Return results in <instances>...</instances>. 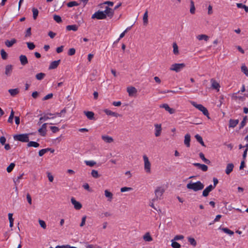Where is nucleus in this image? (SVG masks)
<instances>
[{
  "mask_svg": "<svg viewBox=\"0 0 248 248\" xmlns=\"http://www.w3.org/2000/svg\"><path fill=\"white\" fill-rule=\"evenodd\" d=\"M204 186V184L199 181L194 183L190 181L186 185L187 189L192 190L195 192L203 189Z\"/></svg>",
  "mask_w": 248,
  "mask_h": 248,
  "instance_id": "f257e3e1",
  "label": "nucleus"
},
{
  "mask_svg": "<svg viewBox=\"0 0 248 248\" xmlns=\"http://www.w3.org/2000/svg\"><path fill=\"white\" fill-rule=\"evenodd\" d=\"M32 133H25L15 135L14 139L15 140H18L22 142H28L29 141V135Z\"/></svg>",
  "mask_w": 248,
  "mask_h": 248,
  "instance_id": "f03ea898",
  "label": "nucleus"
},
{
  "mask_svg": "<svg viewBox=\"0 0 248 248\" xmlns=\"http://www.w3.org/2000/svg\"><path fill=\"white\" fill-rule=\"evenodd\" d=\"M165 192V189L162 186H158L155 191V198L152 199V202H155L158 199L160 200Z\"/></svg>",
  "mask_w": 248,
  "mask_h": 248,
  "instance_id": "7ed1b4c3",
  "label": "nucleus"
},
{
  "mask_svg": "<svg viewBox=\"0 0 248 248\" xmlns=\"http://www.w3.org/2000/svg\"><path fill=\"white\" fill-rule=\"evenodd\" d=\"M191 103L194 107L198 108L199 110L201 111L205 116L208 117V118H210L209 117V114L208 111L205 107L201 104H197L195 102L192 101L191 102Z\"/></svg>",
  "mask_w": 248,
  "mask_h": 248,
  "instance_id": "20e7f679",
  "label": "nucleus"
},
{
  "mask_svg": "<svg viewBox=\"0 0 248 248\" xmlns=\"http://www.w3.org/2000/svg\"><path fill=\"white\" fill-rule=\"evenodd\" d=\"M185 67V64L183 63H174L171 65L170 70L171 71H175L176 72H180Z\"/></svg>",
  "mask_w": 248,
  "mask_h": 248,
  "instance_id": "39448f33",
  "label": "nucleus"
},
{
  "mask_svg": "<svg viewBox=\"0 0 248 248\" xmlns=\"http://www.w3.org/2000/svg\"><path fill=\"white\" fill-rule=\"evenodd\" d=\"M106 14L104 12L100 10L96 12L92 16V19H106Z\"/></svg>",
  "mask_w": 248,
  "mask_h": 248,
  "instance_id": "423d86ee",
  "label": "nucleus"
},
{
  "mask_svg": "<svg viewBox=\"0 0 248 248\" xmlns=\"http://www.w3.org/2000/svg\"><path fill=\"white\" fill-rule=\"evenodd\" d=\"M144 162V170L147 173L151 172V163L148 159V157L144 155L143 156Z\"/></svg>",
  "mask_w": 248,
  "mask_h": 248,
  "instance_id": "0eeeda50",
  "label": "nucleus"
},
{
  "mask_svg": "<svg viewBox=\"0 0 248 248\" xmlns=\"http://www.w3.org/2000/svg\"><path fill=\"white\" fill-rule=\"evenodd\" d=\"M103 12H104L105 14H106V18H107V16L110 18H111L114 14V10H113L108 6L106 7L105 11Z\"/></svg>",
  "mask_w": 248,
  "mask_h": 248,
  "instance_id": "6e6552de",
  "label": "nucleus"
},
{
  "mask_svg": "<svg viewBox=\"0 0 248 248\" xmlns=\"http://www.w3.org/2000/svg\"><path fill=\"white\" fill-rule=\"evenodd\" d=\"M215 188V186H212V185H209L205 188L202 191V196L203 197H207L208 196L209 193Z\"/></svg>",
  "mask_w": 248,
  "mask_h": 248,
  "instance_id": "1a4fd4ad",
  "label": "nucleus"
},
{
  "mask_svg": "<svg viewBox=\"0 0 248 248\" xmlns=\"http://www.w3.org/2000/svg\"><path fill=\"white\" fill-rule=\"evenodd\" d=\"M47 123L43 124L41 127L38 129V132L42 136H45L46 133Z\"/></svg>",
  "mask_w": 248,
  "mask_h": 248,
  "instance_id": "9d476101",
  "label": "nucleus"
},
{
  "mask_svg": "<svg viewBox=\"0 0 248 248\" xmlns=\"http://www.w3.org/2000/svg\"><path fill=\"white\" fill-rule=\"evenodd\" d=\"M71 201L76 209L79 210L82 208V204L79 202L77 201L74 198H72Z\"/></svg>",
  "mask_w": 248,
  "mask_h": 248,
  "instance_id": "9b49d317",
  "label": "nucleus"
},
{
  "mask_svg": "<svg viewBox=\"0 0 248 248\" xmlns=\"http://www.w3.org/2000/svg\"><path fill=\"white\" fill-rule=\"evenodd\" d=\"M13 66L11 64H8L6 65L5 68V74L9 77L11 75V74L13 71Z\"/></svg>",
  "mask_w": 248,
  "mask_h": 248,
  "instance_id": "f8f14e48",
  "label": "nucleus"
},
{
  "mask_svg": "<svg viewBox=\"0 0 248 248\" xmlns=\"http://www.w3.org/2000/svg\"><path fill=\"white\" fill-rule=\"evenodd\" d=\"M193 165L198 167V169L202 170L203 171H206L208 170V167L204 164H202L199 163H194Z\"/></svg>",
  "mask_w": 248,
  "mask_h": 248,
  "instance_id": "ddd939ff",
  "label": "nucleus"
},
{
  "mask_svg": "<svg viewBox=\"0 0 248 248\" xmlns=\"http://www.w3.org/2000/svg\"><path fill=\"white\" fill-rule=\"evenodd\" d=\"M155 137H158L160 135L162 128L161 125L160 124H155Z\"/></svg>",
  "mask_w": 248,
  "mask_h": 248,
  "instance_id": "4468645a",
  "label": "nucleus"
},
{
  "mask_svg": "<svg viewBox=\"0 0 248 248\" xmlns=\"http://www.w3.org/2000/svg\"><path fill=\"white\" fill-rule=\"evenodd\" d=\"M60 62L61 60L55 61L51 62L49 66L48 69L49 70L56 69L59 65Z\"/></svg>",
  "mask_w": 248,
  "mask_h": 248,
  "instance_id": "2eb2a0df",
  "label": "nucleus"
},
{
  "mask_svg": "<svg viewBox=\"0 0 248 248\" xmlns=\"http://www.w3.org/2000/svg\"><path fill=\"white\" fill-rule=\"evenodd\" d=\"M83 113L88 119L90 120H95L94 113L93 111H84Z\"/></svg>",
  "mask_w": 248,
  "mask_h": 248,
  "instance_id": "dca6fc26",
  "label": "nucleus"
},
{
  "mask_svg": "<svg viewBox=\"0 0 248 248\" xmlns=\"http://www.w3.org/2000/svg\"><path fill=\"white\" fill-rule=\"evenodd\" d=\"M160 108H165V110L168 111L170 114H173L175 112V110L172 108H170L167 104H162L160 106Z\"/></svg>",
  "mask_w": 248,
  "mask_h": 248,
  "instance_id": "f3484780",
  "label": "nucleus"
},
{
  "mask_svg": "<svg viewBox=\"0 0 248 248\" xmlns=\"http://www.w3.org/2000/svg\"><path fill=\"white\" fill-rule=\"evenodd\" d=\"M19 60L20 61L21 64L22 65H25L28 63V59L25 55H21L19 56Z\"/></svg>",
  "mask_w": 248,
  "mask_h": 248,
  "instance_id": "a211bd4d",
  "label": "nucleus"
},
{
  "mask_svg": "<svg viewBox=\"0 0 248 248\" xmlns=\"http://www.w3.org/2000/svg\"><path fill=\"white\" fill-rule=\"evenodd\" d=\"M104 111L105 112V113L108 115H110L114 117H118V116H120V115L116 112H113L110 110H109L108 109H104Z\"/></svg>",
  "mask_w": 248,
  "mask_h": 248,
  "instance_id": "6ab92c4d",
  "label": "nucleus"
},
{
  "mask_svg": "<svg viewBox=\"0 0 248 248\" xmlns=\"http://www.w3.org/2000/svg\"><path fill=\"white\" fill-rule=\"evenodd\" d=\"M102 139L106 143H111L113 141V139L112 137L107 135H102Z\"/></svg>",
  "mask_w": 248,
  "mask_h": 248,
  "instance_id": "aec40b11",
  "label": "nucleus"
},
{
  "mask_svg": "<svg viewBox=\"0 0 248 248\" xmlns=\"http://www.w3.org/2000/svg\"><path fill=\"white\" fill-rule=\"evenodd\" d=\"M16 43V40L15 38H13V39H11V40H6L5 41V45L8 47H10L12 46Z\"/></svg>",
  "mask_w": 248,
  "mask_h": 248,
  "instance_id": "412c9836",
  "label": "nucleus"
},
{
  "mask_svg": "<svg viewBox=\"0 0 248 248\" xmlns=\"http://www.w3.org/2000/svg\"><path fill=\"white\" fill-rule=\"evenodd\" d=\"M211 82L212 83V88L216 89L218 91L220 87L219 84L213 78L211 79Z\"/></svg>",
  "mask_w": 248,
  "mask_h": 248,
  "instance_id": "4be33fe9",
  "label": "nucleus"
},
{
  "mask_svg": "<svg viewBox=\"0 0 248 248\" xmlns=\"http://www.w3.org/2000/svg\"><path fill=\"white\" fill-rule=\"evenodd\" d=\"M190 135L189 134H186L185 136L184 143L187 147L190 146Z\"/></svg>",
  "mask_w": 248,
  "mask_h": 248,
  "instance_id": "5701e85b",
  "label": "nucleus"
},
{
  "mask_svg": "<svg viewBox=\"0 0 248 248\" xmlns=\"http://www.w3.org/2000/svg\"><path fill=\"white\" fill-rule=\"evenodd\" d=\"M127 92L128 93L129 96H132L137 92V90L134 87H128L127 88Z\"/></svg>",
  "mask_w": 248,
  "mask_h": 248,
  "instance_id": "b1692460",
  "label": "nucleus"
},
{
  "mask_svg": "<svg viewBox=\"0 0 248 248\" xmlns=\"http://www.w3.org/2000/svg\"><path fill=\"white\" fill-rule=\"evenodd\" d=\"M234 165L232 163H229L227 165L225 172L227 174H229L233 170Z\"/></svg>",
  "mask_w": 248,
  "mask_h": 248,
  "instance_id": "393cba45",
  "label": "nucleus"
},
{
  "mask_svg": "<svg viewBox=\"0 0 248 248\" xmlns=\"http://www.w3.org/2000/svg\"><path fill=\"white\" fill-rule=\"evenodd\" d=\"M238 120L230 119L229 121V127H234L238 124Z\"/></svg>",
  "mask_w": 248,
  "mask_h": 248,
  "instance_id": "a878e982",
  "label": "nucleus"
},
{
  "mask_svg": "<svg viewBox=\"0 0 248 248\" xmlns=\"http://www.w3.org/2000/svg\"><path fill=\"white\" fill-rule=\"evenodd\" d=\"M66 29L67 31H77L78 29V26L76 25H68L66 27Z\"/></svg>",
  "mask_w": 248,
  "mask_h": 248,
  "instance_id": "bb28decb",
  "label": "nucleus"
},
{
  "mask_svg": "<svg viewBox=\"0 0 248 248\" xmlns=\"http://www.w3.org/2000/svg\"><path fill=\"white\" fill-rule=\"evenodd\" d=\"M40 144L37 142L31 141H29L28 143L27 144L28 147H33L35 148L38 147L39 146Z\"/></svg>",
  "mask_w": 248,
  "mask_h": 248,
  "instance_id": "cd10ccee",
  "label": "nucleus"
},
{
  "mask_svg": "<svg viewBox=\"0 0 248 248\" xmlns=\"http://www.w3.org/2000/svg\"><path fill=\"white\" fill-rule=\"evenodd\" d=\"M143 239L145 241L150 242L152 241L153 239L149 232H146L143 237Z\"/></svg>",
  "mask_w": 248,
  "mask_h": 248,
  "instance_id": "c85d7f7f",
  "label": "nucleus"
},
{
  "mask_svg": "<svg viewBox=\"0 0 248 248\" xmlns=\"http://www.w3.org/2000/svg\"><path fill=\"white\" fill-rule=\"evenodd\" d=\"M105 195L106 197L108 198V201H111L113 198V194L111 192H109L108 190H105Z\"/></svg>",
  "mask_w": 248,
  "mask_h": 248,
  "instance_id": "c756f323",
  "label": "nucleus"
},
{
  "mask_svg": "<svg viewBox=\"0 0 248 248\" xmlns=\"http://www.w3.org/2000/svg\"><path fill=\"white\" fill-rule=\"evenodd\" d=\"M220 229H221L223 232H224L226 233H227L230 235H232L234 234V232L230 229H229L227 228H219Z\"/></svg>",
  "mask_w": 248,
  "mask_h": 248,
  "instance_id": "7c9ffc66",
  "label": "nucleus"
},
{
  "mask_svg": "<svg viewBox=\"0 0 248 248\" xmlns=\"http://www.w3.org/2000/svg\"><path fill=\"white\" fill-rule=\"evenodd\" d=\"M197 38L199 40H204L205 41H207L209 39V37L205 34L199 35L197 36Z\"/></svg>",
  "mask_w": 248,
  "mask_h": 248,
  "instance_id": "2f4dec72",
  "label": "nucleus"
},
{
  "mask_svg": "<svg viewBox=\"0 0 248 248\" xmlns=\"http://www.w3.org/2000/svg\"><path fill=\"white\" fill-rule=\"evenodd\" d=\"M8 92L10 93L11 95H12L13 96H15L19 93V91H18V89H9Z\"/></svg>",
  "mask_w": 248,
  "mask_h": 248,
  "instance_id": "473e14b6",
  "label": "nucleus"
},
{
  "mask_svg": "<svg viewBox=\"0 0 248 248\" xmlns=\"http://www.w3.org/2000/svg\"><path fill=\"white\" fill-rule=\"evenodd\" d=\"M173 52L175 55H178L179 54V50H178V47L176 43H173Z\"/></svg>",
  "mask_w": 248,
  "mask_h": 248,
  "instance_id": "72a5a7b5",
  "label": "nucleus"
},
{
  "mask_svg": "<svg viewBox=\"0 0 248 248\" xmlns=\"http://www.w3.org/2000/svg\"><path fill=\"white\" fill-rule=\"evenodd\" d=\"M14 111L13 109H12L11 111L10 115L9 117V118L8 119V123L10 124H13V118H14Z\"/></svg>",
  "mask_w": 248,
  "mask_h": 248,
  "instance_id": "f704fd0d",
  "label": "nucleus"
},
{
  "mask_svg": "<svg viewBox=\"0 0 248 248\" xmlns=\"http://www.w3.org/2000/svg\"><path fill=\"white\" fill-rule=\"evenodd\" d=\"M46 76V74L44 73H40L36 75L35 77L37 80H41Z\"/></svg>",
  "mask_w": 248,
  "mask_h": 248,
  "instance_id": "c9c22d12",
  "label": "nucleus"
},
{
  "mask_svg": "<svg viewBox=\"0 0 248 248\" xmlns=\"http://www.w3.org/2000/svg\"><path fill=\"white\" fill-rule=\"evenodd\" d=\"M195 12V7L194 5V2L193 0H190V12L191 14H194Z\"/></svg>",
  "mask_w": 248,
  "mask_h": 248,
  "instance_id": "e433bc0d",
  "label": "nucleus"
},
{
  "mask_svg": "<svg viewBox=\"0 0 248 248\" xmlns=\"http://www.w3.org/2000/svg\"><path fill=\"white\" fill-rule=\"evenodd\" d=\"M0 55H1V58L3 60H6L7 59L8 54L5 52L4 49H1V50H0Z\"/></svg>",
  "mask_w": 248,
  "mask_h": 248,
  "instance_id": "4c0bfd02",
  "label": "nucleus"
},
{
  "mask_svg": "<svg viewBox=\"0 0 248 248\" xmlns=\"http://www.w3.org/2000/svg\"><path fill=\"white\" fill-rule=\"evenodd\" d=\"M92 176L94 178H98L100 177V175L98 174V172L97 170H93L91 172Z\"/></svg>",
  "mask_w": 248,
  "mask_h": 248,
  "instance_id": "58836bf2",
  "label": "nucleus"
},
{
  "mask_svg": "<svg viewBox=\"0 0 248 248\" xmlns=\"http://www.w3.org/2000/svg\"><path fill=\"white\" fill-rule=\"evenodd\" d=\"M32 11L33 13V18L34 19H36L38 15V10L37 8H33L32 9Z\"/></svg>",
  "mask_w": 248,
  "mask_h": 248,
  "instance_id": "ea45409f",
  "label": "nucleus"
},
{
  "mask_svg": "<svg viewBox=\"0 0 248 248\" xmlns=\"http://www.w3.org/2000/svg\"><path fill=\"white\" fill-rule=\"evenodd\" d=\"M50 119L49 117L47 116V115H45L44 116L41 117L39 119V122H38V124H41L43 121H46L48 119Z\"/></svg>",
  "mask_w": 248,
  "mask_h": 248,
  "instance_id": "a19ab883",
  "label": "nucleus"
},
{
  "mask_svg": "<svg viewBox=\"0 0 248 248\" xmlns=\"http://www.w3.org/2000/svg\"><path fill=\"white\" fill-rule=\"evenodd\" d=\"M241 71L243 72L246 76L248 77V68L245 65H243L241 66Z\"/></svg>",
  "mask_w": 248,
  "mask_h": 248,
  "instance_id": "79ce46f5",
  "label": "nucleus"
},
{
  "mask_svg": "<svg viewBox=\"0 0 248 248\" xmlns=\"http://www.w3.org/2000/svg\"><path fill=\"white\" fill-rule=\"evenodd\" d=\"M49 150H50V149H49L48 148H46V149H41V150H40L39 151V153H38L39 154V155L40 156H43L45 154H46V153L48 152Z\"/></svg>",
  "mask_w": 248,
  "mask_h": 248,
  "instance_id": "37998d69",
  "label": "nucleus"
},
{
  "mask_svg": "<svg viewBox=\"0 0 248 248\" xmlns=\"http://www.w3.org/2000/svg\"><path fill=\"white\" fill-rule=\"evenodd\" d=\"M15 166V164L14 163H11L7 168L6 170L8 172H11Z\"/></svg>",
  "mask_w": 248,
  "mask_h": 248,
  "instance_id": "c03bdc74",
  "label": "nucleus"
},
{
  "mask_svg": "<svg viewBox=\"0 0 248 248\" xmlns=\"http://www.w3.org/2000/svg\"><path fill=\"white\" fill-rule=\"evenodd\" d=\"M53 19L56 22L58 23L62 22L61 17L58 15H54L53 16Z\"/></svg>",
  "mask_w": 248,
  "mask_h": 248,
  "instance_id": "a18cd8bd",
  "label": "nucleus"
},
{
  "mask_svg": "<svg viewBox=\"0 0 248 248\" xmlns=\"http://www.w3.org/2000/svg\"><path fill=\"white\" fill-rule=\"evenodd\" d=\"M143 23L144 24H146L148 23V11L146 10L143 16Z\"/></svg>",
  "mask_w": 248,
  "mask_h": 248,
  "instance_id": "49530a36",
  "label": "nucleus"
},
{
  "mask_svg": "<svg viewBox=\"0 0 248 248\" xmlns=\"http://www.w3.org/2000/svg\"><path fill=\"white\" fill-rule=\"evenodd\" d=\"M188 241L191 245L194 247L196 246L197 242L194 238L192 237H188Z\"/></svg>",
  "mask_w": 248,
  "mask_h": 248,
  "instance_id": "de8ad7c7",
  "label": "nucleus"
},
{
  "mask_svg": "<svg viewBox=\"0 0 248 248\" xmlns=\"http://www.w3.org/2000/svg\"><path fill=\"white\" fill-rule=\"evenodd\" d=\"M78 5L79 4L75 1H70L67 4L68 7H72L75 6H78Z\"/></svg>",
  "mask_w": 248,
  "mask_h": 248,
  "instance_id": "09e8293b",
  "label": "nucleus"
},
{
  "mask_svg": "<svg viewBox=\"0 0 248 248\" xmlns=\"http://www.w3.org/2000/svg\"><path fill=\"white\" fill-rule=\"evenodd\" d=\"M26 44L27 45V46H28V48L30 50H32L35 47V45L32 42H27Z\"/></svg>",
  "mask_w": 248,
  "mask_h": 248,
  "instance_id": "8fccbe9b",
  "label": "nucleus"
},
{
  "mask_svg": "<svg viewBox=\"0 0 248 248\" xmlns=\"http://www.w3.org/2000/svg\"><path fill=\"white\" fill-rule=\"evenodd\" d=\"M85 163L86 164V165L90 166V167H93L94 165L96 164V162L93 160H91V161L86 160V161H85Z\"/></svg>",
  "mask_w": 248,
  "mask_h": 248,
  "instance_id": "3c124183",
  "label": "nucleus"
},
{
  "mask_svg": "<svg viewBox=\"0 0 248 248\" xmlns=\"http://www.w3.org/2000/svg\"><path fill=\"white\" fill-rule=\"evenodd\" d=\"M31 35V28L30 27L27 29L25 32V37H30Z\"/></svg>",
  "mask_w": 248,
  "mask_h": 248,
  "instance_id": "603ef678",
  "label": "nucleus"
},
{
  "mask_svg": "<svg viewBox=\"0 0 248 248\" xmlns=\"http://www.w3.org/2000/svg\"><path fill=\"white\" fill-rule=\"evenodd\" d=\"M171 247L173 248H180L181 245L178 242L175 241H172Z\"/></svg>",
  "mask_w": 248,
  "mask_h": 248,
  "instance_id": "864d4df0",
  "label": "nucleus"
},
{
  "mask_svg": "<svg viewBox=\"0 0 248 248\" xmlns=\"http://www.w3.org/2000/svg\"><path fill=\"white\" fill-rule=\"evenodd\" d=\"M76 53V50L74 48H70L68 52V55L69 56L74 55Z\"/></svg>",
  "mask_w": 248,
  "mask_h": 248,
  "instance_id": "5fc2aeb1",
  "label": "nucleus"
},
{
  "mask_svg": "<svg viewBox=\"0 0 248 248\" xmlns=\"http://www.w3.org/2000/svg\"><path fill=\"white\" fill-rule=\"evenodd\" d=\"M39 224H40V226L42 228H43L44 229H46V224L44 220H39Z\"/></svg>",
  "mask_w": 248,
  "mask_h": 248,
  "instance_id": "6e6d98bb",
  "label": "nucleus"
},
{
  "mask_svg": "<svg viewBox=\"0 0 248 248\" xmlns=\"http://www.w3.org/2000/svg\"><path fill=\"white\" fill-rule=\"evenodd\" d=\"M50 129L51 130L52 132L54 133H55L59 131V128L58 127H56L55 126H50Z\"/></svg>",
  "mask_w": 248,
  "mask_h": 248,
  "instance_id": "4d7b16f0",
  "label": "nucleus"
},
{
  "mask_svg": "<svg viewBox=\"0 0 248 248\" xmlns=\"http://www.w3.org/2000/svg\"><path fill=\"white\" fill-rule=\"evenodd\" d=\"M53 96V94L52 93H49L47 95H46L43 98V100H48L49 99H50Z\"/></svg>",
  "mask_w": 248,
  "mask_h": 248,
  "instance_id": "13d9d810",
  "label": "nucleus"
},
{
  "mask_svg": "<svg viewBox=\"0 0 248 248\" xmlns=\"http://www.w3.org/2000/svg\"><path fill=\"white\" fill-rule=\"evenodd\" d=\"M132 189L131 187H123L121 188V192H124L127 191H130Z\"/></svg>",
  "mask_w": 248,
  "mask_h": 248,
  "instance_id": "bf43d9fd",
  "label": "nucleus"
},
{
  "mask_svg": "<svg viewBox=\"0 0 248 248\" xmlns=\"http://www.w3.org/2000/svg\"><path fill=\"white\" fill-rule=\"evenodd\" d=\"M27 200L28 201V203L31 205L32 204V200H31V196L29 193H28L27 194Z\"/></svg>",
  "mask_w": 248,
  "mask_h": 248,
  "instance_id": "052dcab7",
  "label": "nucleus"
},
{
  "mask_svg": "<svg viewBox=\"0 0 248 248\" xmlns=\"http://www.w3.org/2000/svg\"><path fill=\"white\" fill-rule=\"evenodd\" d=\"M63 46H61L58 47H57L56 48V52L58 53H60L61 52H62L63 50Z\"/></svg>",
  "mask_w": 248,
  "mask_h": 248,
  "instance_id": "680f3d73",
  "label": "nucleus"
},
{
  "mask_svg": "<svg viewBox=\"0 0 248 248\" xmlns=\"http://www.w3.org/2000/svg\"><path fill=\"white\" fill-rule=\"evenodd\" d=\"M47 177L50 182H52L53 181L54 177L50 172H47Z\"/></svg>",
  "mask_w": 248,
  "mask_h": 248,
  "instance_id": "e2e57ef3",
  "label": "nucleus"
},
{
  "mask_svg": "<svg viewBox=\"0 0 248 248\" xmlns=\"http://www.w3.org/2000/svg\"><path fill=\"white\" fill-rule=\"evenodd\" d=\"M86 219V216H83L82 218L81 222L80 224V227H83L85 225Z\"/></svg>",
  "mask_w": 248,
  "mask_h": 248,
  "instance_id": "0e129e2a",
  "label": "nucleus"
},
{
  "mask_svg": "<svg viewBox=\"0 0 248 248\" xmlns=\"http://www.w3.org/2000/svg\"><path fill=\"white\" fill-rule=\"evenodd\" d=\"M195 138H196V139L197 140L200 142L201 141H202V137L199 135V134H197L195 136Z\"/></svg>",
  "mask_w": 248,
  "mask_h": 248,
  "instance_id": "69168bd1",
  "label": "nucleus"
},
{
  "mask_svg": "<svg viewBox=\"0 0 248 248\" xmlns=\"http://www.w3.org/2000/svg\"><path fill=\"white\" fill-rule=\"evenodd\" d=\"M6 142V138L4 136H2L0 138V143L2 145H4Z\"/></svg>",
  "mask_w": 248,
  "mask_h": 248,
  "instance_id": "338daca9",
  "label": "nucleus"
},
{
  "mask_svg": "<svg viewBox=\"0 0 248 248\" xmlns=\"http://www.w3.org/2000/svg\"><path fill=\"white\" fill-rule=\"evenodd\" d=\"M83 187L84 188L89 191H91V189L90 188L89 185L87 183H85L83 185Z\"/></svg>",
  "mask_w": 248,
  "mask_h": 248,
  "instance_id": "774afa93",
  "label": "nucleus"
}]
</instances>
